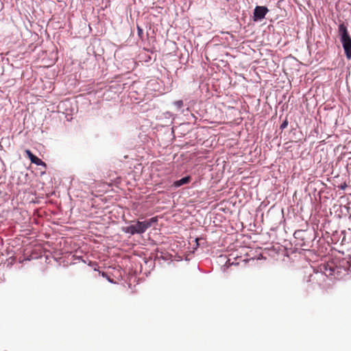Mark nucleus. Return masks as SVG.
Instances as JSON below:
<instances>
[{
  "label": "nucleus",
  "instance_id": "obj_1",
  "mask_svg": "<svg viewBox=\"0 0 351 351\" xmlns=\"http://www.w3.org/2000/svg\"><path fill=\"white\" fill-rule=\"evenodd\" d=\"M157 221L158 220L156 217H152L151 219H149L148 220H145L143 221H132V223H134L126 227H123L122 231L125 233H128L131 235H134L136 234H141L144 233L154 223H156Z\"/></svg>",
  "mask_w": 351,
  "mask_h": 351
},
{
  "label": "nucleus",
  "instance_id": "obj_2",
  "mask_svg": "<svg viewBox=\"0 0 351 351\" xmlns=\"http://www.w3.org/2000/svg\"><path fill=\"white\" fill-rule=\"evenodd\" d=\"M338 32L346 58L350 60L351 59V37L343 23L339 25Z\"/></svg>",
  "mask_w": 351,
  "mask_h": 351
},
{
  "label": "nucleus",
  "instance_id": "obj_3",
  "mask_svg": "<svg viewBox=\"0 0 351 351\" xmlns=\"http://www.w3.org/2000/svg\"><path fill=\"white\" fill-rule=\"evenodd\" d=\"M268 9L265 6H256L254 11V21H261L265 18Z\"/></svg>",
  "mask_w": 351,
  "mask_h": 351
},
{
  "label": "nucleus",
  "instance_id": "obj_4",
  "mask_svg": "<svg viewBox=\"0 0 351 351\" xmlns=\"http://www.w3.org/2000/svg\"><path fill=\"white\" fill-rule=\"evenodd\" d=\"M25 154L32 163L38 166H45V163L41 159L34 156L30 150L26 149Z\"/></svg>",
  "mask_w": 351,
  "mask_h": 351
},
{
  "label": "nucleus",
  "instance_id": "obj_5",
  "mask_svg": "<svg viewBox=\"0 0 351 351\" xmlns=\"http://www.w3.org/2000/svg\"><path fill=\"white\" fill-rule=\"evenodd\" d=\"M190 180H191V178L189 176L184 177V178H181L180 180L176 181L174 182V186L176 187H180L185 184L189 183Z\"/></svg>",
  "mask_w": 351,
  "mask_h": 351
},
{
  "label": "nucleus",
  "instance_id": "obj_6",
  "mask_svg": "<svg viewBox=\"0 0 351 351\" xmlns=\"http://www.w3.org/2000/svg\"><path fill=\"white\" fill-rule=\"evenodd\" d=\"M173 104L178 109H180L183 106V101L182 100H178L174 101Z\"/></svg>",
  "mask_w": 351,
  "mask_h": 351
},
{
  "label": "nucleus",
  "instance_id": "obj_7",
  "mask_svg": "<svg viewBox=\"0 0 351 351\" xmlns=\"http://www.w3.org/2000/svg\"><path fill=\"white\" fill-rule=\"evenodd\" d=\"M288 125V122L287 121H285L280 125L281 129L285 128Z\"/></svg>",
  "mask_w": 351,
  "mask_h": 351
},
{
  "label": "nucleus",
  "instance_id": "obj_8",
  "mask_svg": "<svg viewBox=\"0 0 351 351\" xmlns=\"http://www.w3.org/2000/svg\"><path fill=\"white\" fill-rule=\"evenodd\" d=\"M138 33L141 32H142V29H140L139 27L138 28Z\"/></svg>",
  "mask_w": 351,
  "mask_h": 351
}]
</instances>
